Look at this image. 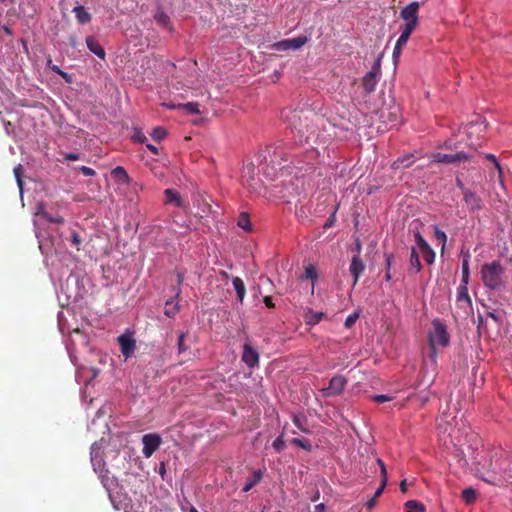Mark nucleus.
Returning a JSON list of instances; mask_svg holds the SVG:
<instances>
[{
	"mask_svg": "<svg viewBox=\"0 0 512 512\" xmlns=\"http://www.w3.org/2000/svg\"><path fill=\"white\" fill-rule=\"evenodd\" d=\"M167 135V132L166 130L163 128V127H155L153 130H152V133H151V137L153 138V140L155 141H161L163 140Z\"/></svg>",
	"mask_w": 512,
	"mask_h": 512,
	"instance_id": "nucleus-39",
	"label": "nucleus"
},
{
	"mask_svg": "<svg viewBox=\"0 0 512 512\" xmlns=\"http://www.w3.org/2000/svg\"><path fill=\"white\" fill-rule=\"evenodd\" d=\"M456 185L461 189L463 194H464V190H468L467 188L464 187V184L462 183V181L459 178L456 179Z\"/></svg>",
	"mask_w": 512,
	"mask_h": 512,
	"instance_id": "nucleus-63",
	"label": "nucleus"
},
{
	"mask_svg": "<svg viewBox=\"0 0 512 512\" xmlns=\"http://www.w3.org/2000/svg\"><path fill=\"white\" fill-rule=\"evenodd\" d=\"M171 109H184L190 114H200L199 104L197 102H188V103H180L168 105Z\"/></svg>",
	"mask_w": 512,
	"mask_h": 512,
	"instance_id": "nucleus-26",
	"label": "nucleus"
},
{
	"mask_svg": "<svg viewBox=\"0 0 512 512\" xmlns=\"http://www.w3.org/2000/svg\"><path fill=\"white\" fill-rule=\"evenodd\" d=\"M405 44H400V37L398 38L396 45L393 50V58H397L400 55L401 49Z\"/></svg>",
	"mask_w": 512,
	"mask_h": 512,
	"instance_id": "nucleus-54",
	"label": "nucleus"
},
{
	"mask_svg": "<svg viewBox=\"0 0 512 512\" xmlns=\"http://www.w3.org/2000/svg\"><path fill=\"white\" fill-rule=\"evenodd\" d=\"M65 159L69 161H76L79 159V155L77 153H67L65 154Z\"/></svg>",
	"mask_w": 512,
	"mask_h": 512,
	"instance_id": "nucleus-61",
	"label": "nucleus"
},
{
	"mask_svg": "<svg viewBox=\"0 0 512 512\" xmlns=\"http://www.w3.org/2000/svg\"><path fill=\"white\" fill-rule=\"evenodd\" d=\"M365 269V265L359 255H355L352 257L349 271L351 275L353 276V286H355L362 275L363 271Z\"/></svg>",
	"mask_w": 512,
	"mask_h": 512,
	"instance_id": "nucleus-15",
	"label": "nucleus"
},
{
	"mask_svg": "<svg viewBox=\"0 0 512 512\" xmlns=\"http://www.w3.org/2000/svg\"><path fill=\"white\" fill-rule=\"evenodd\" d=\"M380 69L378 67H373L371 71L365 74L362 79V85L367 93H371L375 90L376 85L378 83V74Z\"/></svg>",
	"mask_w": 512,
	"mask_h": 512,
	"instance_id": "nucleus-14",
	"label": "nucleus"
},
{
	"mask_svg": "<svg viewBox=\"0 0 512 512\" xmlns=\"http://www.w3.org/2000/svg\"><path fill=\"white\" fill-rule=\"evenodd\" d=\"M282 119L288 123L296 143L304 144L317 137L316 127L302 110L284 109Z\"/></svg>",
	"mask_w": 512,
	"mask_h": 512,
	"instance_id": "nucleus-2",
	"label": "nucleus"
},
{
	"mask_svg": "<svg viewBox=\"0 0 512 512\" xmlns=\"http://www.w3.org/2000/svg\"><path fill=\"white\" fill-rule=\"evenodd\" d=\"M423 259L428 263L432 264L435 260V253L430 247V245L422 250H420Z\"/></svg>",
	"mask_w": 512,
	"mask_h": 512,
	"instance_id": "nucleus-38",
	"label": "nucleus"
},
{
	"mask_svg": "<svg viewBox=\"0 0 512 512\" xmlns=\"http://www.w3.org/2000/svg\"><path fill=\"white\" fill-rule=\"evenodd\" d=\"M117 341L120 345L122 355L124 356L125 360H127L134 354L136 350L135 339L129 334H122L118 337Z\"/></svg>",
	"mask_w": 512,
	"mask_h": 512,
	"instance_id": "nucleus-13",
	"label": "nucleus"
},
{
	"mask_svg": "<svg viewBox=\"0 0 512 512\" xmlns=\"http://www.w3.org/2000/svg\"><path fill=\"white\" fill-rule=\"evenodd\" d=\"M263 301H264L265 305L268 308H274L275 307L274 303L272 302V298L270 296H265Z\"/></svg>",
	"mask_w": 512,
	"mask_h": 512,
	"instance_id": "nucleus-62",
	"label": "nucleus"
},
{
	"mask_svg": "<svg viewBox=\"0 0 512 512\" xmlns=\"http://www.w3.org/2000/svg\"><path fill=\"white\" fill-rule=\"evenodd\" d=\"M434 234H435V238L442 242V248H444L445 244H446V241H447V236L445 234L444 231L438 229L437 227L435 228V231H434Z\"/></svg>",
	"mask_w": 512,
	"mask_h": 512,
	"instance_id": "nucleus-46",
	"label": "nucleus"
},
{
	"mask_svg": "<svg viewBox=\"0 0 512 512\" xmlns=\"http://www.w3.org/2000/svg\"><path fill=\"white\" fill-rule=\"evenodd\" d=\"M357 318H358V314L357 313L350 314L346 318V320L344 322V326L346 328H350L356 322Z\"/></svg>",
	"mask_w": 512,
	"mask_h": 512,
	"instance_id": "nucleus-49",
	"label": "nucleus"
},
{
	"mask_svg": "<svg viewBox=\"0 0 512 512\" xmlns=\"http://www.w3.org/2000/svg\"><path fill=\"white\" fill-rule=\"evenodd\" d=\"M164 195H165V203L173 204L176 207L184 206V201L177 191H175L173 189H166L164 191Z\"/></svg>",
	"mask_w": 512,
	"mask_h": 512,
	"instance_id": "nucleus-19",
	"label": "nucleus"
},
{
	"mask_svg": "<svg viewBox=\"0 0 512 512\" xmlns=\"http://www.w3.org/2000/svg\"><path fill=\"white\" fill-rule=\"evenodd\" d=\"M305 277L307 279H311V280H314L317 278V272H316V269L314 266L309 265V266L305 267Z\"/></svg>",
	"mask_w": 512,
	"mask_h": 512,
	"instance_id": "nucleus-47",
	"label": "nucleus"
},
{
	"mask_svg": "<svg viewBox=\"0 0 512 512\" xmlns=\"http://www.w3.org/2000/svg\"><path fill=\"white\" fill-rule=\"evenodd\" d=\"M462 499L465 503L470 504L476 500V491L472 488H466L462 491Z\"/></svg>",
	"mask_w": 512,
	"mask_h": 512,
	"instance_id": "nucleus-34",
	"label": "nucleus"
},
{
	"mask_svg": "<svg viewBox=\"0 0 512 512\" xmlns=\"http://www.w3.org/2000/svg\"><path fill=\"white\" fill-rule=\"evenodd\" d=\"M232 284L240 302H243L246 295V288L243 280L240 277H233Z\"/></svg>",
	"mask_w": 512,
	"mask_h": 512,
	"instance_id": "nucleus-23",
	"label": "nucleus"
},
{
	"mask_svg": "<svg viewBox=\"0 0 512 512\" xmlns=\"http://www.w3.org/2000/svg\"><path fill=\"white\" fill-rule=\"evenodd\" d=\"M48 66H49V68H50L54 73H56V74H58L59 76H61L65 81H67V82H70V81H71V77H70V75H69L68 73H66V72L62 71V70L60 69V67H59V66H57V65H51V60H48Z\"/></svg>",
	"mask_w": 512,
	"mask_h": 512,
	"instance_id": "nucleus-40",
	"label": "nucleus"
},
{
	"mask_svg": "<svg viewBox=\"0 0 512 512\" xmlns=\"http://www.w3.org/2000/svg\"><path fill=\"white\" fill-rule=\"evenodd\" d=\"M405 507L406 512H425V506L416 500L407 501Z\"/></svg>",
	"mask_w": 512,
	"mask_h": 512,
	"instance_id": "nucleus-33",
	"label": "nucleus"
},
{
	"mask_svg": "<svg viewBox=\"0 0 512 512\" xmlns=\"http://www.w3.org/2000/svg\"><path fill=\"white\" fill-rule=\"evenodd\" d=\"M69 45L73 48H76L78 45L77 37L75 35H70L68 38Z\"/></svg>",
	"mask_w": 512,
	"mask_h": 512,
	"instance_id": "nucleus-59",
	"label": "nucleus"
},
{
	"mask_svg": "<svg viewBox=\"0 0 512 512\" xmlns=\"http://www.w3.org/2000/svg\"><path fill=\"white\" fill-rule=\"evenodd\" d=\"M376 501H377V498H374L372 497L371 499H369L367 502H366V507L368 510H371L375 507L376 505Z\"/></svg>",
	"mask_w": 512,
	"mask_h": 512,
	"instance_id": "nucleus-60",
	"label": "nucleus"
},
{
	"mask_svg": "<svg viewBox=\"0 0 512 512\" xmlns=\"http://www.w3.org/2000/svg\"><path fill=\"white\" fill-rule=\"evenodd\" d=\"M414 162V156L412 154L397 158L392 163L393 169L407 168L410 167Z\"/></svg>",
	"mask_w": 512,
	"mask_h": 512,
	"instance_id": "nucleus-27",
	"label": "nucleus"
},
{
	"mask_svg": "<svg viewBox=\"0 0 512 512\" xmlns=\"http://www.w3.org/2000/svg\"><path fill=\"white\" fill-rule=\"evenodd\" d=\"M373 400L377 403H384V402H387V401H390L391 398L388 397L387 395H384V394H379V395H375L373 397Z\"/></svg>",
	"mask_w": 512,
	"mask_h": 512,
	"instance_id": "nucleus-55",
	"label": "nucleus"
},
{
	"mask_svg": "<svg viewBox=\"0 0 512 512\" xmlns=\"http://www.w3.org/2000/svg\"><path fill=\"white\" fill-rule=\"evenodd\" d=\"M457 302H464L468 307L472 305L470 296L468 294L467 284H460L457 293Z\"/></svg>",
	"mask_w": 512,
	"mask_h": 512,
	"instance_id": "nucleus-28",
	"label": "nucleus"
},
{
	"mask_svg": "<svg viewBox=\"0 0 512 512\" xmlns=\"http://www.w3.org/2000/svg\"><path fill=\"white\" fill-rule=\"evenodd\" d=\"M461 254L463 255L461 284H468V281H469V259H470V253H469V251L464 252L462 250Z\"/></svg>",
	"mask_w": 512,
	"mask_h": 512,
	"instance_id": "nucleus-24",
	"label": "nucleus"
},
{
	"mask_svg": "<svg viewBox=\"0 0 512 512\" xmlns=\"http://www.w3.org/2000/svg\"><path fill=\"white\" fill-rule=\"evenodd\" d=\"M346 384L347 380L345 377L341 375L334 376L330 379L329 386L321 390L322 395L325 397L339 395L343 392Z\"/></svg>",
	"mask_w": 512,
	"mask_h": 512,
	"instance_id": "nucleus-9",
	"label": "nucleus"
},
{
	"mask_svg": "<svg viewBox=\"0 0 512 512\" xmlns=\"http://www.w3.org/2000/svg\"><path fill=\"white\" fill-rule=\"evenodd\" d=\"M71 242L77 248V250H80L81 238L78 233H72Z\"/></svg>",
	"mask_w": 512,
	"mask_h": 512,
	"instance_id": "nucleus-51",
	"label": "nucleus"
},
{
	"mask_svg": "<svg viewBox=\"0 0 512 512\" xmlns=\"http://www.w3.org/2000/svg\"><path fill=\"white\" fill-rule=\"evenodd\" d=\"M272 447L275 449L276 452H281L285 447V442L283 439V435L281 434L278 436L272 443Z\"/></svg>",
	"mask_w": 512,
	"mask_h": 512,
	"instance_id": "nucleus-42",
	"label": "nucleus"
},
{
	"mask_svg": "<svg viewBox=\"0 0 512 512\" xmlns=\"http://www.w3.org/2000/svg\"><path fill=\"white\" fill-rule=\"evenodd\" d=\"M237 225L243 230L249 232L252 230V225L249 219V215L245 212H242L237 220Z\"/></svg>",
	"mask_w": 512,
	"mask_h": 512,
	"instance_id": "nucleus-32",
	"label": "nucleus"
},
{
	"mask_svg": "<svg viewBox=\"0 0 512 512\" xmlns=\"http://www.w3.org/2000/svg\"><path fill=\"white\" fill-rule=\"evenodd\" d=\"M381 118L384 123H388L390 128L397 127L400 124L398 109L381 112Z\"/></svg>",
	"mask_w": 512,
	"mask_h": 512,
	"instance_id": "nucleus-18",
	"label": "nucleus"
},
{
	"mask_svg": "<svg viewBox=\"0 0 512 512\" xmlns=\"http://www.w3.org/2000/svg\"><path fill=\"white\" fill-rule=\"evenodd\" d=\"M73 12L75 14L77 21L80 24H86L91 21L90 13L83 6L78 5L74 7Z\"/></svg>",
	"mask_w": 512,
	"mask_h": 512,
	"instance_id": "nucleus-22",
	"label": "nucleus"
},
{
	"mask_svg": "<svg viewBox=\"0 0 512 512\" xmlns=\"http://www.w3.org/2000/svg\"><path fill=\"white\" fill-rule=\"evenodd\" d=\"M155 20L163 26H166L169 23V16L163 11H158L155 14Z\"/></svg>",
	"mask_w": 512,
	"mask_h": 512,
	"instance_id": "nucleus-41",
	"label": "nucleus"
},
{
	"mask_svg": "<svg viewBox=\"0 0 512 512\" xmlns=\"http://www.w3.org/2000/svg\"><path fill=\"white\" fill-rule=\"evenodd\" d=\"M463 199L471 211L480 210L482 207L481 199L470 190H464Z\"/></svg>",
	"mask_w": 512,
	"mask_h": 512,
	"instance_id": "nucleus-16",
	"label": "nucleus"
},
{
	"mask_svg": "<svg viewBox=\"0 0 512 512\" xmlns=\"http://www.w3.org/2000/svg\"><path fill=\"white\" fill-rule=\"evenodd\" d=\"M504 269L498 261L484 264L481 268V279L485 287L491 290L500 288L503 285Z\"/></svg>",
	"mask_w": 512,
	"mask_h": 512,
	"instance_id": "nucleus-5",
	"label": "nucleus"
},
{
	"mask_svg": "<svg viewBox=\"0 0 512 512\" xmlns=\"http://www.w3.org/2000/svg\"><path fill=\"white\" fill-rule=\"evenodd\" d=\"M143 450L142 453L145 458H150L160 447L162 439L156 433L145 434L142 437Z\"/></svg>",
	"mask_w": 512,
	"mask_h": 512,
	"instance_id": "nucleus-8",
	"label": "nucleus"
},
{
	"mask_svg": "<svg viewBox=\"0 0 512 512\" xmlns=\"http://www.w3.org/2000/svg\"><path fill=\"white\" fill-rule=\"evenodd\" d=\"M79 170L84 176H94L96 174L95 170L87 166H81Z\"/></svg>",
	"mask_w": 512,
	"mask_h": 512,
	"instance_id": "nucleus-53",
	"label": "nucleus"
},
{
	"mask_svg": "<svg viewBox=\"0 0 512 512\" xmlns=\"http://www.w3.org/2000/svg\"><path fill=\"white\" fill-rule=\"evenodd\" d=\"M184 281V275L181 272H177V287L174 289V298L178 299L181 294V285Z\"/></svg>",
	"mask_w": 512,
	"mask_h": 512,
	"instance_id": "nucleus-43",
	"label": "nucleus"
},
{
	"mask_svg": "<svg viewBox=\"0 0 512 512\" xmlns=\"http://www.w3.org/2000/svg\"><path fill=\"white\" fill-rule=\"evenodd\" d=\"M487 122L484 118L477 116L476 120L471 121L465 126L467 137V146L477 149L481 146V140L487 131Z\"/></svg>",
	"mask_w": 512,
	"mask_h": 512,
	"instance_id": "nucleus-6",
	"label": "nucleus"
},
{
	"mask_svg": "<svg viewBox=\"0 0 512 512\" xmlns=\"http://www.w3.org/2000/svg\"><path fill=\"white\" fill-rule=\"evenodd\" d=\"M308 41L306 36H298L291 39L281 40L273 44V48L278 51L297 50Z\"/></svg>",
	"mask_w": 512,
	"mask_h": 512,
	"instance_id": "nucleus-10",
	"label": "nucleus"
},
{
	"mask_svg": "<svg viewBox=\"0 0 512 512\" xmlns=\"http://www.w3.org/2000/svg\"><path fill=\"white\" fill-rule=\"evenodd\" d=\"M444 147L450 151H455V152L459 151L458 150L459 144L456 141H454L453 139H449V140L445 141Z\"/></svg>",
	"mask_w": 512,
	"mask_h": 512,
	"instance_id": "nucleus-48",
	"label": "nucleus"
},
{
	"mask_svg": "<svg viewBox=\"0 0 512 512\" xmlns=\"http://www.w3.org/2000/svg\"><path fill=\"white\" fill-rule=\"evenodd\" d=\"M185 337H186L185 333H180L179 336H178L177 346H178V353L179 354L185 352L188 349V347L184 344Z\"/></svg>",
	"mask_w": 512,
	"mask_h": 512,
	"instance_id": "nucleus-45",
	"label": "nucleus"
},
{
	"mask_svg": "<svg viewBox=\"0 0 512 512\" xmlns=\"http://www.w3.org/2000/svg\"><path fill=\"white\" fill-rule=\"evenodd\" d=\"M180 311V304L174 302V297L165 302L164 314L169 318H174Z\"/></svg>",
	"mask_w": 512,
	"mask_h": 512,
	"instance_id": "nucleus-25",
	"label": "nucleus"
},
{
	"mask_svg": "<svg viewBox=\"0 0 512 512\" xmlns=\"http://www.w3.org/2000/svg\"><path fill=\"white\" fill-rule=\"evenodd\" d=\"M290 442H291V444H293L297 447H300L306 451H311V449H312V445L309 442V440L304 439V438H293Z\"/></svg>",
	"mask_w": 512,
	"mask_h": 512,
	"instance_id": "nucleus-35",
	"label": "nucleus"
},
{
	"mask_svg": "<svg viewBox=\"0 0 512 512\" xmlns=\"http://www.w3.org/2000/svg\"><path fill=\"white\" fill-rule=\"evenodd\" d=\"M292 421L294 425L297 426L298 429H300L302 432L306 434L310 433L309 429L305 425L306 419L304 417L293 415Z\"/></svg>",
	"mask_w": 512,
	"mask_h": 512,
	"instance_id": "nucleus-36",
	"label": "nucleus"
},
{
	"mask_svg": "<svg viewBox=\"0 0 512 512\" xmlns=\"http://www.w3.org/2000/svg\"><path fill=\"white\" fill-rule=\"evenodd\" d=\"M486 159L492 161L494 163L495 167L498 169L499 173H501L500 164L498 163L496 157L493 154H487Z\"/></svg>",
	"mask_w": 512,
	"mask_h": 512,
	"instance_id": "nucleus-58",
	"label": "nucleus"
},
{
	"mask_svg": "<svg viewBox=\"0 0 512 512\" xmlns=\"http://www.w3.org/2000/svg\"><path fill=\"white\" fill-rule=\"evenodd\" d=\"M419 8V2H411L410 4L401 9L400 18L404 20L405 23L400 28V44H406L412 32L418 26Z\"/></svg>",
	"mask_w": 512,
	"mask_h": 512,
	"instance_id": "nucleus-3",
	"label": "nucleus"
},
{
	"mask_svg": "<svg viewBox=\"0 0 512 512\" xmlns=\"http://www.w3.org/2000/svg\"><path fill=\"white\" fill-rule=\"evenodd\" d=\"M422 269V265L420 262V258L418 256V253L415 248L411 249V255H410V267L409 271L418 273Z\"/></svg>",
	"mask_w": 512,
	"mask_h": 512,
	"instance_id": "nucleus-30",
	"label": "nucleus"
},
{
	"mask_svg": "<svg viewBox=\"0 0 512 512\" xmlns=\"http://www.w3.org/2000/svg\"><path fill=\"white\" fill-rule=\"evenodd\" d=\"M475 470L477 477L490 485L512 486V455L503 450L477 454Z\"/></svg>",
	"mask_w": 512,
	"mask_h": 512,
	"instance_id": "nucleus-1",
	"label": "nucleus"
},
{
	"mask_svg": "<svg viewBox=\"0 0 512 512\" xmlns=\"http://www.w3.org/2000/svg\"><path fill=\"white\" fill-rule=\"evenodd\" d=\"M259 353L258 351L252 347L249 341H246L243 344V352L241 356V360L249 367L254 368L259 363Z\"/></svg>",
	"mask_w": 512,
	"mask_h": 512,
	"instance_id": "nucleus-12",
	"label": "nucleus"
},
{
	"mask_svg": "<svg viewBox=\"0 0 512 512\" xmlns=\"http://www.w3.org/2000/svg\"><path fill=\"white\" fill-rule=\"evenodd\" d=\"M263 477V472L261 470H256L253 472V475L250 479H248L243 487V492L250 491L256 484H258Z\"/></svg>",
	"mask_w": 512,
	"mask_h": 512,
	"instance_id": "nucleus-29",
	"label": "nucleus"
},
{
	"mask_svg": "<svg viewBox=\"0 0 512 512\" xmlns=\"http://www.w3.org/2000/svg\"><path fill=\"white\" fill-rule=\"evenodd\" d=\"M394 255L392 253H385L386 270L390 271Z\"/></svg>",
	"mask_w": 512,
	"mask_h": 512,
	"instance_id": "nucleus-57",
	"label": "nucleus"
},
{
	"mask_svg": "<svg viewBox=\"0 0 512 512\" xmlns=\"http://www.w3.org/2000/svg\"><path fill=\"white\" fill-rule=\"evenodd\" d=\"M429 346H430V357L435 360L437 356L436 347H446L449 344V333L447 327L439 319L432 321V328L428 334Z\"/></svg>",
	"mask_w": 512,
	"mask_h": 512,
	"instance_id": "nucleus-4",
	"label": "nucleus"
},
{
	"mask_svg": "<svg viewBox=\"0 0 512 512\" xmlns=\"http://www.w3.org/2000/svg\"><path fill=\"white\" fill-rule=\"evenodd\" d=\"M469 155L463 151H457L455 153H442L436 152L430 156L432 162L451 164L460 161H466L469 159Z\"/></svg>",
	"mask_w": 512,
	"mask_h": 512,
	"instance_id": "nucleus-7",
	"label": "nucleus"
},
{
	"mask_svg": "<svg viewBox=\"0 0 512 512\" xmlns=\"http://www.w3.org/2000/svg\"><path fill=\"white\" fill-rule=\"evenodd\" d=\"M42 216L47 219L50 223H58L62 224L64 222V219L62 217H51L47 213H43Z\"/></svg>",
	"mask_w": 512,
	"mask_h": 512,
	"instance_id": "nucleus-52",
	"label": "nucleus"
},
{
	"mask_svg": "<svg viewBox=\"0 0 512 512\" xmlns=\"http://www.w3.org/2000/svg\"><path fill=\"white\" fill-rule=\"evenodd\" d=\"M133 139L139 143H144L146 140V136L141 131H136L133 135Z\"/></svg>",
	"mask_w": 512,
	"mask_h": 512,
	"instance_id": "nucleus-56",
	"label": "nucleus"
},
{
	"mask_svg": "<svg viewBox=\"0 0 512 512\" xmlns=\"http://www.w3.org/2000/svg\"><path fill=\"white\" fill-rule=\"evenodd\" d=\"M147 148L148 150H150L153 154L157 155L158 154V149L156 146L152 145V144H147Z\"/></svg>",
	"mask_w": 512,
	"mask_h": 512,
	"instance_id": "nucleus-64",
	"label": "nucleus"
},
{
	"mask_svg": "<svg viewBox=\"0 0 512 512\" xmlns=\"http://www.w3.org/2000/svg\"><path fill=\"white\" fill-rule=\"evenodd\" d=\"M324 316L322 312H314L312 310L308 311L305 315V322L309 326H313L318 324Z\"/></svg>",
	"mask_w": 512,
	"mask_h": 512,
	"instance_id": "nucleus-31",
	"label": "nucleus"
},
{
	"mask_svg": "<svg viewBox=\"0 0 512 512\" xmlns=\"http://www.w3.org/2000/svg\"><path fill=\"white\" fill-rule=\"evenodd\" d=\"M86 45L87 48L97 55L99 58L104 59L105 58V51L100 45V43L97 41V39L94 36H87L86 37Z\"/></svg>",
	"mask_w": 512,
	"mask_h": 512,
	"instance_id": "nucleus-17",
	"label": "nucleus"
},
{
	"mask_svg": "<svg viewBox=\"0 0 512 512\" xmlns=\"http://www.w3.org/2000/svg\"><path fill=\"white\" fill-rule=\"evenodd\" d=\"M13 172H14V176L16 178L18 187H19L20 191H22L23 190L22 176H23V172H24L23 166L21 164H18L17 166L14 167Z\"/></svg>",
	"mask_w": 512,
	"mask_h": 512,
	"instance_id": "nucleus-37",
	"label": "nucleus"
},
{
	"mask_svg": "<svg viewBox=\"0 0 512 512\" xmlns=\"http://www.w3.org/2000/svg\"><path fill=\"white\" fill-rule=\"evenodd\" d=\"M91 463L94 467L95 472L99 473L100 477L103 478V474L107 472L105 469V462L103 460V452L97 443L91 446L90 452Z\"/></svg>",
	"mask_w": 512,
	"mask_h": 512,
	"instance_id": "nucleus-11",
	"label": "nucleus"
},
{
	"mask_svg": "<svg viewBox=\"0 0 512 512\" xmlns=\"http://www.w3.org/2000/svg\"><path fill=\"white\" fill-rule=\"evenodd\" d=\"M377 463L379 464V466L381 468L382 480H381L380 486L377 488V490L375 491V493L373 495L374 498H378L382 495V493L386 487V484H387V471H386L385 464L381 459H377Z\"/></svg>",
	"mask_w": 512,
	"mask_h": 512,
	"instance_id": "nucleus-21",
	"label": "nucleus"
},
{
	"mask_svg": "<svg viewBox=\"0 0 512 512\" xmlns=\"http://www.w3.org/2000/svg\"><path fill=\"white\" fill-rule=\"evenodd\" d=\"M455 456L458 459V462L461 466H466L468 464L467 460L465 459L464 453L460 449H456Z\"/></svg>",
	"mask_w": 512,
	"mask_h": 512,
	"instance_id": "nucleus-50",
	"label": "nucleus"
},
{
	"mask_svg": "<svg viewBox=\"0 0 512 512\" xmlns=\"http://www.w3.org/2000/svg\"><path fill=\"white\" fill-rule=\"evenodd\" d=\"M111 175L120 184H128L130 182V177L122 166L115 167L111 171Z\"/></svg>",
	"mask_w": 512,
	"mask_h": 512,
	"instance_id": "nucleus-20",
	"label": "nucleus"
},
{
	"mask_svg": "<svg viewBox=\"0 0 512 512\" xmlns=\"http://www.w3.org/2000/svg\"><path fill=\"white\" fill-rule=\"evenodd\" d=\"M414 237L419 250H422L429 246V244L426 242V240L423 238L420 232H416L414 234Z\"/></svg>",
	"mask_w": 512,
	"mask_h": 512,
	"instance_id": "nucleus-44",
	"label": "nucleus"
}]
</instances>
